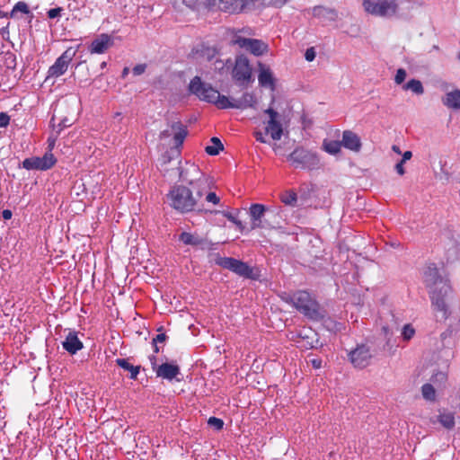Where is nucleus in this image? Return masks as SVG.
I'll return each instance as SVG.
<instances>
[{"mask_svg": "<svg viewBox=\"0 0 460 460\" xmlns=\"http://www.w3.org/2000/svg\"><path fill=\"white\" fill-rule=\"evenodd\" d=\"M63 12L62 7H56L49 9L47 13V15L49 19H55L57 17H59Z\"/></svg>", "mask_w": 460, "mask_h": 460, "instance_id": "a19ab883", "label": "nucleus"}, {"mask_svg": "<svg viewBox=\"0 0 460 460\" xmlns=\"http://www.w3.org/2000/svg\"><path fill=\"white\" fill-rule=\"evenodd\" d=\"M323 149L331 154V155H337L338 153L341 152V141H337V140H324L323 143Z\"/></svg>", "mask_w": 460, "mask_h": 460, "instance_id": "c85d7f7f", "label": "nucleus"}, {"mask_svg": "<svg viewBox=\"0 0 460 460\" xmlns=\"http://www.w3.org/2000/svg\"><path fill=\"white\" fill-rule=\"evenodd\" d=\"M216 263L220 267L229 270L241 277L254 279L253 270L245 262L230 257H219Z\"/></svg>", "mask_w": 460, "mask_h": 460, "instance_id": "9d476101", "label": "nucleus"}, {"mask_svg": "<svg viewBox=\"0 0 460 460\" xmlns=\"http://www.w3.org/2000/svg\"><path fill=\"white\" fill-rule=\"evenodd\" d=\"M424 284L429 288L434 310L441 313V317H448L447 299L452 293L449 279L442 276L435 263H429L423 272Z\"/></svg>", "mask_w": 460, "mask_h": 460, "instance_id": "f257e3e1", "label": "nucleus"}, {"mask_svg": "<svg viewBox=\"0 0 460 460\" xmlns=\"http://www.w3.org/2000/svg\"><path fill=\"white\" fill-rule=\"evenodd\" d=\"M206 192L185 185H174L166 197L169 205L181 214L190 212L213 213L212 210L206 209L201 202V199Z\"/></svg>", "mask_w": 460, "mask_h": 460, "instance_id": "f03ea898", "label": "nucleus"}, {"mask_svg": "<svg viewBox=\"0 0 460 460\" xmlns=\"http://www.w3.org/2000/svg\"><path fill=\"white\" fill-rule=\"evenodd\" d=\"M228 106H224V109L234 108L244 110L247 108H254L256 104V98L252 93H244L239 100L233 99L232 101L227 97Z\"/></svg>", "mask_w": 460, "mask_h": 460, "instance_id": "a211bd4d", "label": "nucleus"}, {"mask_svg": "<svg viewBox=\"0 0 460 460\" xmlns=\"http://www.w3.org/2000/svg\"><path fill=\"white\" fill-rule=\"evenodd\" d=\"M286 302L313 321H320L324 318L325 311L307 291L298 290L289 295Z\"/></svg>", "mask_w": 460, "mask_h": 460, "instance_id": "7ed1b4c3", "label": "nucleus"}, {"mask_svg": "<svg viewBox=\"0 0 460 460\" xmlns=\"http://www.w3.org/2000/svg\"><path fill=\"white\" fill-rule=\"evenodd\" d=\"M392 150H393L394 153L398 154V155H400V154H401V149H400V147H399L398 146H396V145H394V146H392Z\"/></svg>", "mask_w": 460, "mask_h": 460, "instance_id": "4d7b16f0", "label": "nucleus"}, {"mask_svg": "<svg viewBox=\"0 0 460 460\" xmlns=\"http://www.w3.org/2000/svg\"><path fill=\"white\" fill-rule=\"evenodd\" d=\"M172 130L173 131V139L176 146H181L187 134L188 130L186 126H184L181 121L173 122L171 126Z\"/></svg>", "mask_w": 460, "mask_h": 460, "instance_id": "5701e85b", "label": "nucleus"}, {"mask_svg": "<svg viewBox=\"0 0 460 460\" xmlns=\"http://www.w3.org/2000/svg\"><path fill=\"white\" fill-rule=\"evenodd\" d=\"M438 422L447 429H452L455 427V415L453 412L443 411L438 416Z\"/></svg>", "mask_w": 460, "mask_h": 460, "instance_id": "bb28decb", "label": "nucleus"}, {"mask_svg": "<svg viewBox=\"0 0 460 460\" xmlns=\"http://www.w3.org/2000/svg\"><path fill=\"white\" fill-rule=\"evenodd\" d=\"M254 32L252 29L246 27L232 31V45L238 46L240 49H245L253 56L259 57L268 52L269 46L261 40L251 39Z\"/></svg>", "mask_w": 460, "mask_h": 460, "instance_id": "20e7f679", "label": "nucleus"}, {"mask_svg": "<svg viewBox=\"0 0 460 460\" xmlns=\"http://www.w3.org/2000/svg\"><path fill=\"white\" fill-rule=\"evenodd\" d=\"M154 351H155V353L159 352V348H158L157 344L154 345Z\"/></svg>", "mask_w": 460, "mask_h": 460, "instance_id": "680f3d73", "label": "nucleus"}, {"mask_svg": "<svg viewBox=\"0 0 460 460\" xmlns=\"http://www.w3.org/2000/svg\"><path fill=\"white\" fill-rule=\"evenodd\" d=\"M62 346L64 349L72 355L75 354L84 347L83 342L78 339L76 332H69L65 341H62Z\"/></svg>", "mask_w": 460, "mask_h": 460, "instance_id": "412c9836", "label": "nucleus"}, {"mask_svg": "<svg viewBox=\"0 0 460 460\" xmlns=\"http://www.w3.org/2000/svg\"><path fill=\"white\" fill-rule=\"evenodd\" d=\"M407 76V73L405 69L399 68L396 71L395 76H394V82L396 84H401L404 82L405 78Z\"/></svg>", "mask_w": 460, "mask_h": 460, "instance_id": "58836bf2", "label": "nucleus"}, {"mask_svg": "<svg viewBox=\"0 0 460 460\" xmlns=\"http://www.w3.org/2000/svg\"><path fill=\"white\" fill-rule=\"evenodd\" d=\"M171 137V132L168 129L163 130L160 132L159 138L165 139Z\"/></svg>", "mask_w": 460, "mask_h": 460, "instance_id": "5fc2aeb1", "label": "nucleus"}, {"mask_svg": "<svg viewBox=\"0 0 460 460\" xmlns=\"http://www.w3.org/2000/svg\"><path fill=\"white\" fill-rule=\"evenodd\" d=\"M258 82L261 87L270 88L272 92L276 88V79L270 66L259 62Z\"/></svg>", "mask_w": 460, "mask_h": 460, "instance_id": "f3484780", "label": "nucleus"}, {"mask_svg": "<svg viewBox=\"0 0 460 460\" xmlns=\"http://www.w3.org/2000/svg\"><path fill=\"white\" fill-rule=\"evenodd\" d=\"M180 179L191 189L203 191H207L208 189V179L195 164L186 163L180 171Z\"/></svg>", "mask_w": 460, "mask_h": 460, "instance_id": "423d86ee", "label": "nucleus"}, {"mask_svg": "<svg viewBox=\"0 0 460 460\" xmlns=\"http://www.w3.org/2000/svg\"><path fill=\"white\" fill-rule=\"evenodd\" d=\"M183 4L189 8L194 10L199 5V0H182Z\"/></svg>", "mask_w": 460, "mask_h": 460, "instance_id": "49530a36", "label": "nucleus"}, {"mask_svg": "<svg viewBox=\"0 0 460 460\" xmlns=\"http://www.w3.org/2000/svg\"><path fill=\"white\" fill-rule=\"evenodd\" d=\"M205 200L208 203H212L213 205H217L220 202V198L214 191H209V188L207 190V192L204 194Z\"/></svg>", "mask_w": 460, "mask_h": 460, "instance_id": "c9c22d12", "label": "nucleus"}, {"mask_svg": "<svg viewBox=\"0 0 460 460\" xmlns=\"http://www.w3.org/2000/svg\"><path fill=\"white\" fill-rule=\"evenodd\" d=\"M415 334V330L411 324H405L402 331V336L404 341H410Z\"/></svg>", "mask_w": 460, "mask_h": 460, "instance_id": "f704fd0d", "label": "nucleus"}, {"mask_svg": "<svg viewBox=\"0 0 460 460\" xmlns=\"http://www.w3.org/2000/svg\"><path fill=\"white\" fill-rule=\"evenodd\" d=\"M403 164L404 163H402V161H400L399 163L396 164L395 165V170L396 172L400 174V175H403L404 174V168H403Z\"/></svg>", "mask_w": 460, "mask_h": 460, "instance_id": "3c124183", "label": "nucleus"}, {"mask_svg": "<svg viewBox=\"0 0 460 460\" xmlns=\"http://www.w3.org/2000/svg\"><path fill=\"white\" fill-rule=\"evenodd\" d=\"M223 216L226 217L229 221H231L232 223H234L237 228L239 229L240 232H243L244 230V226L243 225V223L238 220L235 217H234L231 213L229 212H222Z\"/></svg>", "mask_w": 460, "mask_h": 460, "instance_id": "4c0bfd02", "label": "nucleus"}, {"mask_svg": "<svg viewBox=\"0 0 460 460\" xmlns=\"http://www.w3.org/2000/svg\"><path fill=\"white\" fill-rule=\"evenodd\" d=\"M458 58L460 59V52L458 53Z\"/></svg>", "mask_w": 460, "mask_h": 460, "instance_id": "69168bd1", "label": "nucleus"}, {"mask_svg": "<svg viewBox=\"0 0 460 460\" xmlns=\"http://www.w3.org/2000/svg\"><path fill=\"white\" fill-rule=\"evenodd\" d=\"M342 146L354 152H358L361 148V141L358 136L350 131V130H345L342 133Z\"/></svg>", "mask_w": 460, "mask_h": 460, "instance_id": "4be33fe9", "label": "nucleus"}, {"mask_svg": "<svg viewBox=\"0 0 460 460\" xmlns=\"http://www.w3.org/2000/svg\"><path fill=\"white\" fill-rule=\"evenodd\" d=\"M253 136L256 138V140L261 142V143H266L267 142L265 137H264V136H263V134L261 131H255L253 133Z\"/></svg>", "mask_w": 460, "mask_h": 460, "instance_id": "8fccbe9b", "label": "nucleus"}, {"mask_svg": "<svg viewBox=\"0 0 460 460\" xmlns=\"http://www.w3.org/2000/svg\"><path fill=\"white\" fill-rule=\"evenodd\" d=\"M10 122V117L5 112L0 113V127L4 128L9 125Z\"/></svg>", "mask_w": 460, "mask_h": 460, "instance_id": "79ce46f5", "label": "nucleus"}, {"mask_svg": "<svg viewBox=\"0 0 460 460\" xmlns=\"http://www.w3.org/2000/svg\"><path fill=\"white\" fill-rule=\"evenodd\" d=\"M76 54V49L68 48L63 54L57 58L55 63L49 68L48 77H58L64 75L68 67V65L73 60Z\"/></svg>", "mask_w": 460, "mask_h": 460, "instance_id": "f8f14e48", "label": "nucleus"}, {"mask_svg": "<svg viewBox=\"0 0 460 460\" xmlns=\"http://www.w3.org/2000/svg\"><path fill=\"white\" fill-rule=\"evenodd\" d=\"M252 75V66L248 58L243 54L237 55L232 70L233 79L239 84H247Z\"/></svg>", "mask_w": 460, "mask_h": 460, "instance_id": "1a4fd4ad", "label": "nucleus"}, {"mask_svg": "<svg viewBox=\"0 0 460 460\" xmlns=\"http://www.w3.org/2000/svg\"><path fill=\"white\" fill-rule=\"evenodd\" d=\"M106 66H107V63H106L105 61H103V62L101 64V67H102V68H104Z\"/></svg>", "mask_w": 460, "mask_h": 460, "instance_id": "0e129e2a", "label": "nucleus"}, {"mask_svg": "<svg viewBox=\"0 0 460 460\" xmlns=\"http://www.w3.org/2000/svg\"><path fill=\"white\" fill-rule=\"evenodd\" d=\"M18 12H21V13H22L24 14H30L31 18L33 17V14L31 13L30 8H29L28 4L25 2H22V1L17 2L14 4V6L13 7V9H12L10 14H9V17L10 18H16V15H17Z\"/></svg>", "mask_w": 460, "mask_h": 460, "instance_id": "c756f323", "label": "nucleus"}, {"mask_svg": "<svg viewBox=\"0 0 460 460\" xmlns=\"http://www.w3.org/2000/svg\"><path fill=\"white\" fill-rule=\"evenodd\" d=\"M72 125V122L68 119H65L62 121H60L58 125V133H59L61 130H63L65 128L69 127Z\"/></svg>", "mask_w": 460, "mask_h": 460, "instance_id": "a18cd8bd", "label": "nucleus"}, {"mask_svg": "<svg viewBox=\"0 0 460 460\" xmlns=\"http://www.w3.org/2000/svg\"><path fill=\"white\" fill-rule=\"evenodd\" d=\"M264 113L270 118L265 127L266 133L270 134L273 140H279L283 135V128L279 113L272 108L266 109Z\"/></svg>", "mask_w": 460, "mask_h": 460, "instance_id": "4468645a", "label": "nucleus"}, {"mask_svg": "<svg viewBox=\"0 0 460 460\" xmlns=\"http://www.w3.org/2000/svg\"><path fill=\"white\" fill-rule=\"evenodd\" d=\"M315 58V51H314V48H309L305 50V58L311 62Z\"/></svg>", "mask_w": 460, "mask_h": 460, "instance_id": "c03bdc74", "label": "nucleus"}, {"mask_svg": "<svg viewBox=\"0 0 460 460\" xmlns=\"http://www.w3.org/2000/svg\"><path fill=\"white\" fill-rule=\"evenodd\" d=\"M312 363H313V366H314V367H320V364H321V363H320V361H317V360H315V359H314V360L312 361Z\"/></svg>", "mask_w": 460, "mask_h": 460, "instance_id": "052dcab7", "label": "nucleus"}, {"mask_svg": "<svg viewBox=\"0 0 460 460\" xmlns=\"http://www.w3.org/2000/svg\"><path fill=\"white\" fill-rule=\"evenodd\" d=\"M288 158L296 168L314 170L319 167L320 160L317 155L303 147H296Z\"/></svg>", "mask_w": 460, "mask_h": 460, "instance_id": "0eeeda50", "label": "nucleus"}, {"mask_svg": "<svg viewBox=\"0 0 460 460\" xmlns=\"http://www.w3.org/2000/svg\"><path fill=\"white\" fill-rule=\"evenodd\" d=\"M167 339V336L165 333H158L154 339H153V345L157 344L158 342H164Z\"/></svg>", "mask_w": 460, "mask_h": 460, "instance_id": "de8ad7c7", "label": "nucleus"}, {"mask_svg": "<svg viewBox=\"0 0 460 460\" xmlns=\"http://www.w3.org/2000/svg\"><path fill=\"white\" fill-rule=\"evenodd\" d=\"M114 45L112 37L107 33L98 35L89 45L91 54H104Z\"/></svg>", "mask_w": 460, "mask_h": 460, "instance_id": "dca6fc26", "label": "nucleus"}, {"mask_svg": "<svg viewBox=\"0 0 460 460\" xmlns=\"http://www.w3.org/2000/svg\"><path fill=\"white\" fill-rule=\"evenodd\" d=\"M146 68V64H138V65H137V66H135L133 67L132 71H133V74L135 75H140L143 73H145Z\"/></svg>", "mask_w": 460, "mask_h": 460, "instance_id": "37998d69", "label": "nucleus"}, {"mask_svg": "<svg viewBox=\"0 0 460 460\" xmlns=\"http://www.w3.org/2000/svg\"><path fill=\"white\" fill-rule=\"evenodd\" d=\"M312 13L314 17L320 19H329L334 21L337 18V13L334 9L327 8L322 5H316L313 8Z\"/></svg>", "mask_w": 460, "mask_h": 460, "instance_id": "b1692460", "label": "nucleus"}, {"mask_svg": "<svg viewBox=\"0 0 460 460\" xmlns=\"http://www.w3.org/2000/svg\"><path fill=\"white\" fill-rule=\"evenodd\" d=\"M348 358L354 367L363 369L370 364L372 353L369 346L359 344L348 353Z\"/></svg>", "mask_w": 460, "mask_h": 460, "instance_id": "9b49d317", "label": "nucleus"}, {"mask_svg": "<svg viewBox=\"0 0 460 460\" xmlns=\"http://www.w3.org/2000/svg\"><path fill=\"white\" fill-rule=\"evenodd\" d=\"M280 199L284 204L293 206L297 200V196L296 193L292 190L286 191L281 195Z\"/></svg>", "mask_w": 460, "mask_h": 460, "instance_id": "72a5a7b5", "label": "nucleus"}, {"mask_svg": "<svg viewBox=\"0 0 460 460\" xmlns=\"http://www.w3.org/2000/svg\"><path fill=\"white\" fill-rule=\"evenodd\" d=\"M116 364L126 371L130 373L129 378L136 380L140 371V366H133L127 358H116Z\"/></svg>", "mask_w": 460, "mask_h": 460, "instance_id": "393cba45", "label": "nucleus"}, {"mask_svg": "<svg viewBox=\"0 0 460 460\" xmlns=\"http://www.w3.org/2000/svg\"><path fill=\"white\" fill-rule=\"evenodd\" d=\"M128 72H129L128 67H124V69L122 70L121 76H122L123 78H125V77L128 75Z\"/></svg>", "mask_w": 460, "mask_h": 460, "instance_id": "13d9d810", "label": "nucleus"}, {"mask_svg": "<svg viewBox=\"0 0 460 460\" xmlns=\"http://www.w3.org/2000/svg\"><path fill=\"white\" fill-rule=\"evenodd\" d=\"M382 331L385 336H388L390 333L388 326H383Z\"/></svg>", "mask_w": 460, "mask_h": 460, "instance_id": "bf43d9fd", "label": "nucleus"}, {"mask_svg": "<svg viewBox=\"0 0 460 460\" xmlns=\"http://www.w3.org/2000/svg\"><path fill=\"white\" fill-rule=\"evenodd\" d=\"M180 241L187 245H199L201 241L190 233L183 232L180 234Z\"/></svg>", "mask_w": 460, "mask_h": 460, "instance_id": "2f4dec72", "label": "nucleus"}, {"mask_svg": "<svg viewBox=\"0 0 460 460\" xmlns=\"http://www.w3.org/2000/svg\"><path fill=\"white\" fill-rule=\"evenodd\" d=\"M421 393L424 399L428 401H435L436 392L432 385L425 384L421 387Z\"/></svg>", "mask_w": 460, "mask_h": 460, "instance_id": "473e14b6", "label": "nucleus"}, {"mask_svg": "<svg viewBox=\"0 0 460 460\" xmlns=\"http://www.w3.org/2000/svg\"><path fill=\"white\" fill-rule=\"evenodd\" d=\"M288 0H263L264 4L269 6L280 8L284 6Z\"/></svg>", "mask_w": 460, "mask_h": 460, "instance_id": "ea45409f", "label": "nucleus"}, {"mask_svg": "<svg viewBox=\"0 0 460 460\" xmlns=\"http://www.w3.org/2000/svg\"><path fill=\"white\" fill-rule=\"evenodd\" d=\"M266 210V207L262 204L255 203L251 205L249 214L252 219V229L264 227L261 222V218L263 217Z\"/></svg>", "mask_w": 460, "mask_h": 460, "instance_id": "aec40b11", "label": "nucleus"}, {"mask_svg": "<svg viewBox=\"0 0 460 460\" xmlns=\"http://www.w3.org/2000/svg\"><path fill=\"white\" fill-rule=\"evenodd\" d=\"M149 359H150V362H151L152 368L155 372V369L158 367L157 364H156V357L155 356H151L149 358Z\"/></svg>", "mask_w": 460, "mask_h": 460, "instance_id": "6e6d98bb", "label": "nucleus"}, {"mask_svg": "<svg viewBox=\"0 0 460 460\" xmlns=\"http://www.w3.org/2000/svg\"><path fill=\"white\" fill-rule=\"evenodd\" d=\"M158 377L172 380L180 374V367L174 363H163L155 369Z\"/></svg>", "mask_w": 460, "mask_h": 460, "instance_id": "6ab92c4d", "label": "nucleus"}, {"mask_svg": "<svg viewBox=\"0 0 460 460\" xmlns=\"http://www.w3.org/2000/svg\"><path fill=\"white\" fill-rule=\"evenodd\" d=\"M57 160L53 154L46 153L42 157L26 158L22 162V167L26 170H48L50 169Z\"/></svg>", "mask_w": 460, "mask_h": 460, "instance_id": "ddd939ff", "label": "nucleus"}, {"mask_svg": "<svg viewBox=\"0 0 460 460\" xmlns=\"http://www.w3.org/2000/svg\"><path fill=\"white\" fill-rule=\"evenodd\" d=\"M402 89L405 91L411 90L416 94H422L424 93V88L421 82L417 79H411L402 86Z\"/></svg>", "mask_w": 460, "mask_h": 460, "instance_id": "7c9ffc66", "label": "nucleus"}, {"mask_svg": "<svg viewBox=\"0 0 460 460\" xmlns=\"http://www.w3.org/2000/svg\"><path fill=\"white\" fill-rule=\"evenodd\" d=\"M189 91L200 101L212 103L218 109H224V106H228L226 102L227 97L220 94L211 84L202 82L199 76H194L190 80Z\"/></svg>", "mask_w": 460, "mask_h": 460, "instance_id": "39448f33", "label": "nucleus"}, {"mask_svg": "<svg viewBox=\"0 0 460 460\" xmlns=\"http://www.w3.org/2000/svg\"><path fill=\"white\" fill-rule=\"evenodd\" d=\"M208 424L216 430H221L224 427L223 420L217 417H210L208 420Z\"/></svg>", "mask_w": 460, "mask_h": 460, "instance_id": "e433bc0d", "label": "nucleus"}, {"mask_svg": "<svg viewBox=\"0 0 460 460\" xmlns=\"http://www.w3.org/2000/svg\"><path fill=\"white\" fill-rule=\"evenodd\" d=\"M363 7L372 15L389 17L397 13L398 4L396 0H364Z\"/></svg>", "mask_w": 460, "mask_h": 460, "instance_id": "6e6552de", "label": "nucleus"}, {"mask_svg": "<svg viewBox=\"0 0 460 460\" xmlns=\"http://www.w3.org/2000/svg\"><path fill=\"white\" fill-rule=\"evenodd\" d=\"M12 216H13V213L10 209H4L3 212H2V217L5 220H9L12 218Z\"/></svg>", "mask_w": 460, "mask_h": 460, "instance_id": "603ef678", "label": "nucleus"}, {"mask_svg": "<svg viewBox=\"0 0 460 460\" xmlns=\"http://www.w3.org/2000/svg\"><path fill=\"white\" fill-rule=\"evenodd\" d=\"M443 103L451 109H460V90H455L446 94Z\"/></svg>", "mask_w": 460, "mask_h": 460, "instance_id": "a878e982", "label": "nucleus"}, {"mask_svg": "<svg viewBox=\"0 0 460 460\" xmlns=\"http://www.w3.org/2000/svg\"><path fill=\"white\" fill-rule=\"evenodd\" d=\"M252 0H213L212 4L220 11L236 13L244 11Z\"/></svg>", "mask_w": 460, "mask_h": 460, "instance_id": "2eb2a0df", "label": "nucleus"}, {"mask_svg": "<svg viewBox=\"0 0 460 460\" xmlns=\"http://www.w3.org/2000/svg\"><path fill=\"white\" fill-rule=\"evenodd\" d=\"M49 146L52 147L54 146L55 140L50 141V139H49Z\"/></svg>", "mask_w": 460, "mask_h": 460, "instance_id": "e2e57ef3", "label": "nucleus"}, {"mask_svg": "<svg viewBox=\"0 0 460 460\" xmlns=\"http://www.w3.org/2000/svg\"><path fill=\"white\" fill-rule=\"evenodd\" d=\"M412 156V153L411 151H405L402 155V163H405L406 161L410 160Z\"/></svg>", "mask_w": 460, "mask_h": 460, "instance_id": "864d4df0", "label": "nucleus"}, {"mask_svg": "<svg viewBox=\"0 0 460 460\" xmlns=\"http://www.w3.org/2000/svg\"><path fill=\"white\" fill-rule=\"evenodd\" d=\"M437 380H439L441 382H444L447 380V375L443 372H438L436 375L433 376L432 381L436 382Z\"/></svg>", "mask_w": 460, "mask_h": 460, "instance_id": "09e8293b", "label": "nucleus"}, {"mask_svg": "<svg viewBox=\"0 0 460 460\" xmlns=\"http://www.w3.org/2000/svg\"><path fill=\"white\" fill-rule=\"evenodd\" d=\"M211 145L206 146L205 151L209 155H217L221 150L224 149V146L218 137H213L210 139Z\"/></svg>", "mask_w": 460, "mask_h": 460, "instance_id": "cd10ccee", "label": "nucleus"}]
</instances>
